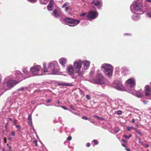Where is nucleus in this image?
<instances>
[{
    "label": "nucleus",
    "mask_w": 151,
    "mask_h": 151,
    "mask_svg": "<svg viewBox=\"0 0 151 151\" xmlns=\"http://www.w3.org/2000/svg\"><path fill=\"white\" fill-rule=\"evenodd\" d=\"M30 70L32 74L35 76H41L46 74L47 72L46 68V65L43 64V70L41 69V68L40 65H37L34 66L32 67Z\"/></svg>",
    "instance_id": "nucleus-1"
},
{
    "label": "nucleus",
    "mask_w": 151,
    "mask_h": 151,
    "mask_svg": "<svg viewBox=\"0 0 151 151\" xmlns=\"http://www.w3.org/2000/svg\"><path fill=\"white\" fill-rule=\"evenodd\" d=\"M101 68L105 75L109 77L111 76L113 71V68L111 65L107 64H104L102 65Z\"/></svg>",
    "instance_id": "nucleus-2"
},
{
    "label": "nucleus",
    "mask_w": 151,
    "mask_h": 151,
    "mask_svg": "<svg viewBox=\"0 0 151 151\" xmlns=\"http://www.w3.org/2000/svg\"><path fill=\"white\" fill-rule=\"evenodd\" d=\"M55 68L54 64L52 63H50L48 65L47 69V72H46V74H57L58 71L56 69H55Z\"/></svg>",
    "instance_id": "nucleus-3"
},
{
    "label": "nucleus",
    "mask_w": 151,
    "mask_h": 151,
    "mask_svg": "<svg viewBox=\"0 0 151 151\" xmlns=\"http://www.w3.org/2000/svg\"><path fill=\"white\" fill-rule=\"evenodd\" d=\"M65 24L70 26H75L79 23L80 21L72 18H66L65 19Z\"/></svg>",
    "instance_id": "nucleus-4"
},
{
    "label": "nucleus",
    "mask_w": 151,
    "mask_h": 151,
    "mask_svg": "<svg viewBox=\"0 0 151 151\" xmlns=\"http://www.w3.org/2000/svg\"><path fill=\"white\" fill-rule=\"evenodd\" d=\"M104 78L103 76L101 74H98L93 80V82L95 84H100L104 83Z\"/></svg>",
    "instance_id": "nucleus-5"
},
{
    "label": "nucleus",
    "mask_w": 151,
    "mask_h": 151,
    "mask_svg": "<svg viewBox=\"0 0 151 151\" xmlns=\"http://www.w3.org/2000/svg\"><path fill=\"white\" fill-rule=\"evenodd\" d=\"M98 16V13L96 11L93 10L89 12L86 17L89 20H91L95 19Z\"/></svg>",
    "instance_id": "nucleus-6"
},
{
    "label": "nucleus",
    "mask_w": 151,
    "mask_h": 151,
    "mask_svg": "<svg viewBox=\"0 0 151 151\" xmlns=\"http://www.w3.org/2000/svg\"><path fill=\"white\" fill-rule=\"evenodd\" d=\"M145 96L149 97L148 99H151V87L150 86L147 85L144 89Z\"/></svg>",
    "instance_id": "nucleus-7"
},
{
    "label": "nucleus",
    "mask_w": 151,
    "mask_h": 151,
    "mask_svg": "<svg viewBox=\"0 0 151 151\" xmlns=\"http://www.w3.org/2000/svg\"><path fill=\"white\" fill-rule=\"evenodd\" d=\"M82 62L81 61H79L78 62H76L74 64V68L76 70V73L79 72L82 66Z\"/></svg>",
    "instance_id": "nucleus-8"
},
{
    "label": "nucleus",
    "mask_w": 151,
    "mask_h": 151,
    "mask_svg": "<svg viewBox=\"0 0 151 151\" xmlns=\"http://www.w3.org/2000/svg\"><path fill=\"white\" fill-rule=\"evenodd\" d=\"M19 82L16 80H9L7 82V86L9 87H13Z\"/></svg>",
    "instance_id": "nucleus-9"
},
{
    "label": "nucleus",
    "mask_w": 151,
    "mask_h": 151,
    "mask_svg": "<svg viewBox=\"0 0 151 151\" xmlns=\"http://www.w3.org/2000/svg\"><path fill=\"white\" fill-rule=\"evenodd\" d=\"M114 86L116 89L119 90H122L123 89V86L121 82H115L114 84Z\"/></svg>",
    "instance_id": "nucleus-10"
},
{
    "label": "nucleus",
    "mask_w": 151,
    "mask_h": 151,
    "mask_svg": "<svg viewBox=\"0 0 151 151\" xmlns=\"http://www.w3.org/2000/svg\"><path fill=\"white\" fill-rule=\"evenodd\" d=\"M126 83L130 87H133L135 85V81L134 79L132 78L128 79Z\"/></svg>",
    "instance_id": "nucleus-11"
},
{
    "label": "nucleus",
    "mask_w": 151,
    "mask_h": 151,
    "mask_svg": "<svg viewBox=\"0 0 151 151\" xmlns=\"http://www.w3.org/2000/svg\"><path fill=\"white\" fill-rule=\"evenodd\" d=\"M91 4L98 7L99 9H100L102 6V2L98 0H93L91 2Z\"/></svg>",
    "instance_id": "nucleus-12"
},
{
    "label": "nucleus",
    "mask_w": 151,
    "mask_h": 151,
    "mask_svg": "<svg viewBox=\"0 0 151 151\" xmlns=\"http://www.w3.org/2000/svg\"><path fill=\"white\" fill-rule=\"evenodd\" d=\"M74 70L73 69L72 66H68L67 69V71L68 74L70 75H74Z\"/></svg>",
    "instance_id": "nucleus-13"
},
{
    "label": "nucleus",
    "mask_w": 151,
    "mask_h": 151,
    "mask_svg": "<svg viewBox=\"0 0 151 151\" xmlns=\"http://www.w3.org/2000/svg\"><path fill=\"white\" fill-rule=\"evenodd\" d=\"M52 14L55 17L58 18L63 14L60 11L56 9H55L52 12Z\"/></svg>",
    "instance_id": "nucleus-14"
},
{
    "label": "nucleus",
    "mask_w": 151,
    "mask_h": 151,
    "mask_svg": "<svg viewBox=\"0 0 151 151\" xmlns=\"http://www.w3.org/2000/svg\"><path fill=\"white\" fill-rule=\"evenodd\" d=\"M83 68L84 70H87L89 68L90 64V62L87 60H84L83 62Z\"/></svg>",
    "instance_id": "nucleus-15"
},
{
    "label": "nucleus",
    "mask_w": 151,
    "mask_h": 151,
    "mask_svg": "<svg viewBox=\"0 0 151 151\" xmlns=\"http://www.w3.org/2000/svg\"><path fill=\"white\" fill-rule=\"evenodd\" d=\"M142 5L139 3H137L134 7V9L135 10L138 11H140L142 9Z\"/></svg>",
    "instance_id": "nucleus-16"
},
{
    "label": "nucleus",
    "mask_w": 151,
    "mask_h": 151,
    "mask_svg": "<svg viewBox=\"0 0 151 151\" xmlns=\"http://www.w3.org/2000/svg\"><path fill=\"white\" fill-rule=\"evenodd\" d=\"M54 4V1L53 0H51L50 1L49 5L47 7V9L49 11H52V8Z\"/></svg>",
    "instance_id": "nucleus-17"
},
{
    "label": "nucleus",
    "mask_w": 151,
    "mask_h": 151,
    "mask_svg": "<svg viewBox=\"0 0 151 151\" xmlns=\"http://www.w3.org/2000/svg\"><path fill=\"white\" fill-rule=\"evenodd\" d=\"M66 59L65 58H62L59 59V62L63 66H65L66 64Z\"/></svg>",
    "instance_id": "nucleus-18"
},
{
    "label": "nucleus",
    "mask_w": 151,
    "mask_h": 151,
    "mask_svg": "<svg viewBox=\"0 0 151 151\" xmlns=\"http://www.w3.org/2000/svg\"><path fill=\"white\" fill-rule=\"evenodd\" d=\"M58 85L59 86H71L72 84L70 83H58Z\"/></svg>",
    "instance_id": "nucleus-19"
},
{
    "label": "nucleus",
    "mask_w": 151,
    "mask_h": 151,
    "mask_svg": "<svg viewBox=\"0 0 151 151\" xmlns=\"http://www.w3.org/2000/svg\"><path fill=\"white\" fill-rule=\"evenodd\" d=\"M136 96L139 98H142L143 96L142 93L140 91H137L136 93Z\"/></svg>",
    "instance_id": "nucleus-20"
},
{
    "label": "nucleus",
    "mask_w": 151,
    "mask_h": 151,
    "mask_svg": "<svg viewBox=\"0 0 151 151\" xmlns=\"http://www.w3.org/2000/svg\"><path fill=\"white\" fill-rule=\"evenodd\" d=\"M133 18L134 20L136 21L139 19V16L137 15H134L133 16Z\"/></svg>",
    "instance_id": "nucleus-21"
},
{
    "label": "nucleus",
    "mask_w": 151,
    "mask_h": 151,
    "mask_svg": "<svg viewBox=\"0 0 151 151\" xmlns=\"http://www.w3.org/2000/svg\"><path fill=\"white\" fill-rule=\"evenodd\" d=\"M127 130L129 131L131 129H132L134 130L135 131L136 129L135 128H134L132 126L131 127H127Z\"/></svg>",
    "instance_id": "nucleus-22"
},
{
    "label": "nucleus",
    "mask_w": 151,
    "mask_h": 151,
    "mask_svg": "<svg viewBox=\"0 0 151 151\" xmlns=\"http://www.w3.org/2000/svg\"><path fill=\"white\" fill-rule=\"evenodd\" d=\"M27 87H22L21 88H18V89L17 90V91H22L24 89H27Z\"/></svg>",
    "instance_id": "nucleus-23"
},
{
    "label": "nucleus",
    "mask_w": 151,
    "mask_h": 151,
    "mask_svg": "<svg viewBox=\"0 0 151 151\" xmlns=\"http://www.w3.org/2000/svg\"><path fill=\"white\" fill-rule=\"evenodd\" d=\"M69 4L68 3V2H65L64 3V4H63V6L62 8H64L66 7H67L66 6H68L69 5Z\"/></svg>",
    "instance_id": "nucleus-24"
},
{
    "label": "nucleus",
    "mask_w": 151,
    "mask_h": 151,
    "mask_svg": "<svg viewBox=\"0 0 151 151\" xmlns=\"http://www.w3.org/2000/svg\"><path fill=\"white\" fill-rule=\"evenodd\" d=\"M137 138L139 140V143L141 145H142L143 144V143L141 141V138L139 137H137Z\"/></svg>",
    "instance_id": "nucleus-25"
},
{
    "label": "nucleus",
    "mask_w": 151,
    "mask_h": 151,
    "mask_svg": "<svg viewBox=\"0 0 151 151\" xmlns=\"http://www.w3.org/2000/svg\"><path fill=\"white\" fill-rule=\"evenodd\" d=\"M33 143L34 145H35V146H37V142L36 140H35L33 142Z\"/></svg>",
    "instance_id": "nucleus-26"
},
{
    "label": "nucleus",
    "mask_w": 151,
    "mask_h": 151,
    "mask_svg": "<svg viewBox=\"0 0 151 151\" xmlns=\"http://www.w3.org/2000/svg\"><path fill=\"white\" fill-rule=\"evenodd\" d=\"M93 142L95 143V145H97L99 143V142L97 140L94 139L93 140Z\"/></svg>",
    "instance_id": "nucleus-27"
},
{
    "label": "nucleus",
    "mask_w": 151,
    "mask_h": 151,
    "mask_svg": "<svg viewBox=\"0 0 151 151\" xmlns=\"http://www.w3.org/2000/svg\"><path fill=\"white\" fill-rule=\"evenodd\" d=\"M28 121H32V116L31 114H29L28 117Z\"/></svg>",
    "instance_id": "nucleus-28"
},
{
    "label": "nucleus",
    "mask_w": 151,
    "mask_h": 151,
    "mask_svg": "<svg viewBox=\"0 0 151 151\" xmlns=\"http://www.w3.org/2000/svg\"><path fill=\"white\" fill-rule=\"evenodd\" d=\"M23 72L25 75L27 74L28 73V71L26 69H23Z\"/></svg>",
    "instance_id": "nucleus-29"
},
{
    "label": "nucleus",
    "mask_w": 151,
    "mask_h": 151,
    "mask_svg": "<svg viewBox=\"0 0 151 151\" xmlns=\"http://www.w3.org/2000/svg\"><path fill=\"white\" fill-rule=\"evenodd\" d=\"M29 2L34 3L36 2L37 0H27Z\"/></svg>",
    "instance_id": "nucleus-30"
},
{
    "label": "nucleus",
    "mask_w": 151,
    "mask_h": 151,
    "mask_svg": "<svg viewBox=\"0 0 151 151\" xmlns=\"http://www.w3.org/2000/svg\"><path fill=\"white\" fill-rule=\"evenodd\" d=\"M135 131L138 134H139V135H141V136H142V133L140 132L139 131H138V130H137L136 129L135 130Z\"/></svg>",
    "instance_id": "nucleus-31"
},
{
    "label": "nucleus",
    "mask_w": 151,
    "mask_h": 151,
    "mask_svg": "<svg viewBox=\"0 0 151 151\" xmlns=\"http://www.w3.org/2000/svg\"><path fill=\"white\" fill-rule=\"evenodd\" d=\"M78 73V75L80 76H81L83 75V73L81 72L79 73V72L77 73Z\"/></svg>",
    "instance_id": "nucleus-32"
},
{
    "label": "nucleus",
    "mask_w": 151,
    "mask_h": 151,
    "mask_svg": "<svg viewBox=\"0 0 151 151\" xmlns=\"http://www.w3.org/2000/svg\"><path fill=\"white\" fill-rule=\"evenodd\" d=\"M95 117L97 118L98 119L101 120H103L104 119V118L100 117L98 116H96Z\"/></svg>",
    "instance_id": "nucleus-33"
},
{
    "label": "nucleus",
    "mask_w": 151,
    "mask_h": 151,
    "mask_svg": "<svg viewBox=\"0 0 151 151\" xmlns=\"http://www.w3.org/2000/svg\"><path fill=\"white\" fill-rule=\"evenodd\" d=\"M16 127L18 129V130H20L21 127L20 125H16Z\"/></svg>",
    "instance_id": "nucleus-34"
},
{
    "label": "nucleus",
    "mask_w": 151,
    "mask_h": 151,
    "mask_svg": "<svg viewBox=\"0 0 151 151\" xmlns=\"http://www.w3.org/2000/svg\"><path fill=\"white\" fill-rule=\"evenodd\" d=\"M15 134V132L14 131H12L11 132V135L13 136H14Z\"/></svg>",
    "instance_id": "nucleus-35"
},
{
    "label": "nucleus",
    "mask_w": 151,
    "mask_h": 151,
    "mask_svg": "<svg viewBox=\"0 0 151 151\" xmlns=\"http://www.w3.org/2000/svg\"><path fill=\"white\" fill-rule=\"evenodd\" d=\"M122 113V111L121 110H118L117 111V114L118 115H121Z\"/></svg>",
    "instance_id": "nucleus-36"
},
{
    "label": "nucleus",
    "mask_w": 151,
    "mask_h": 151,
    "mask_svg": "<svg viewBox=\"0 0 151 151\" xmlns=\"http://www.w3.org/2000/svg\"><path fill=\"white\" fill-rule=\"evenodd\" d=\"M72 137L71 136H69L67 138V140L69 141L71 140Z\"/></svg>",
    "instance_id": "nucleus-37"
},
{
    "label": "nucleus",
    "mask_w": 151,
    "mask_h": 151,
    "mask_svg": "<svg viewBox=\"0 0 151 151\" xmlns=\"http://www.w3.org/2000/svg\"><path fill=\"white\" fill-rule=\"evenodd\" d=\"M86 97L88 100H89L91 98L90 96L88 94L86 95Z\"/></svg>",
    "instance_id": "nucleus-38"
},
{
    "label": "nucleus",
    "mask_w": 151,
    "mask_h": 151,
    "mask_svg": "<svg viewBox=\"0 0 151 151\" xmlns=\"http://www.w3.org/2000/svg\"><path fill=\"white\" fill-rule=\"evenodd\" d=\"M82 119H85L86 120H87L88 119L86 116H83L82 117Z\"/></svg>",
    "instance_id": "nucleus-39"
},
{
    "label": "nucleus",
    "mask_w": 151,
    "mask_h": 151,
    "mask_svg": "<svg viewBox=\"0 0 151 151\" xmlns=\"http://www.w3.org/2000/svg\"><path fill=\"white\" fill-rule=\"evenodd\" d=\"M123 137L124 138L127 139H129V137L128 136H127V135H123Z\"/></svg>",
    "instance_id": "nucleus-40"
},
{
    "label": "nucleus",
    "mask_w": 151,
    "mask_h": 151,
    "mask_svg": "<svg viewBox=\"0 0 151 151\" xmlns=\"http://www.w3.org/2000/svg\"><path fill=\"white\" fill-rule=\"evenodd\" d=\"M28 123L29 125L31 126L32 124V121H28Z\"/></svg>",
    "instance_id": "nucleus-41"
},
{
    "label": "nucleus",
    "mask_w": 151,
    "mask_h": 151,
    "mask_svg": "<svg viewBox=\"0 0 151 151\" xmlns=\"http://www.w3.org/2000/svg\"><path fill=\"white\" fill-rule=\"evenodd\" d=\"M86 14V13H83L81 14L80 16H81V17H83V16H85Z\"/></svg>",
    "instance_id": "nucleus-42"
},
{
    "label": "nucleus",
    "mask_w": 151,
    "mask_h": 151,
    "mask_svg": "<svg viewBox=\"0 0 151 151\" xmlns=\"http://www.w3.org/2000/svg\"><path fill=\"white\" fill-rule=\"evenodd\" d=\"M147 15L149 17H151V12H150L147 13Z\"/></svg>",
    "instance_id": "nucleus-43"
},
{
    "label": "nucleus",
    "mask_w": 151,
    "mask_h": 151,
    "mask_svg": "<svg viewBox=\"0 0 151 151\" xmlns=\"http://www.w3.org/2000/svg\"><path fill=\"white\" fill-rule=\"evenodd\" d=\"M61 107L65 110H67V108L66 107L63 106H61Z\"/></svg>",
    "instance_id": "nucleus-44"
},
{
    "label": "nucleus",
    "mask_w": 151,
    "mask_h": 151,
    "mask_svg": "<svg viewBox=\"0 0 151 151\" xmlns=\"http://www.w3.org/2000/svg\"><path fill=\"white\" fill-rule=\"evenodd\" d=\"M69 9V7L68 6H67L65 7V10L66 12H67L68 11V10Z\"/></svg>",
    "instance_id": "nucleus-45"
},
{
    "label": "nucleus",
    "mask_w": 151,
    "mask_h": 151,
    "mask_svg": "<svg viewBox=\"0 0 151 151\" xmlns=\"http://www.w3.org/2000/svg\"><path fill=\"white\" fill-rule=\"evenodd\" d=\"M90 146H91V144H90V143H87V144H86V146L88 147H89Z\"/></svg>",
    "instance_id": "nucleus-46"
},
{
    "label": "nucleus",
    "mask_w": 151,
    "mask_h": 151,
    "mask_svg": "<svg viewBox=\"0 0 151 151\" xmlns=\"http://www.w3.org/2000/svg\"><path fill=\"white\" fill-rule=\"evenodd\" d=\"M51 101V100L50 99H47L46 100V102L47 103H49Z\"/></svg>",
    "instance_id": "nucleus-47"
},
{
    "label": "nucleus",
    "mask_w": 151,
    "mask_h": 151,
    "mask_svg": "<svg viewBox=\"0 0 151 151\" xmlns=\"http://www.w3.org/2000/svg\"><path fill=\"white\" fill-rule=\"evenodd\" d=\"M122 146H123L124 147H127V146L124 144H123V143L122 144Z\"/></svg>",
    "instance_id": "nucleus-48"
},
{
    "label": "nucleus",
    "mask_w": 151,
    "mask_h": 151,
    "mask_svg": "<svg viewBox=\"0 0 151 151\" xmlns=\"http://www.w3.org/2000/svg\"><path fill=\"white\" fill-rule=\"evenodd\" d=\"M17 121V120L16 119H15L13 120V123L15 124L16 123Z\"/></svg>",
    "instance_id": "nucleus-49"
},
{
    "label": "nucleus",
    "mask_w": 151,
    "mask_h": 151,
    "mask_svg": "<svg viewBox=\"0 0 151 151\" xmlns=\"http://www.w3.org/2000/svg\"><path fill=\"white\" fill-rule=\"evenodd\" d=\"M125 150H127V151H130V150L128 148H125Z\"/></svg>",
    "instance_id": "nucleus-50"
},
{
    "label": "nucleus",
    "mask_w": 151,
    "mask_h": 151,
    "mask_svg": "<svg viewBox=\"0 0 151 151\" xmlns=\"http://www.w3.org/2000/svg\"><path fill=\"white\" fill-rule=\"evenodd\" d=\"M122 141L123 142H124L125 143H126L127 142V141H126V140L123 139H122Z\"/></svg>",
    "instance_id": "nucleus-51"
},
{
    "label": "nucleus",
    "mask_w": 151,
    "mask_h": 151,
    "mask_svg": "<svg viewBox=\"0 0 151 151\" xmlns=\"http://www.w3.org/2000/svg\"><path fill=\"white\" fill-rule=\"evenodd\" d=\"M6 138L5 137L4 138V142L5 143H6Z\"/></svg>",
    "instance_id": "nucleus-52"
},
{
    "label": "nucleus",
    "mask_w": 151,
    "mask_h": 151,
    "mask_svg": "<svg viewBox=\"0 0 151 151\" xmlns=\"http://www.w3.org/2000/svg\"><path fill=\"white\" fill-rule=\"evenodd\" d=\"M131 122H132L133 123H135V120L134 119H133L131 121Z\"/></svg>",
    "instance_id": "nucleus-53"
},
{
    "label": "nucleus",
    "mask_w": 151,
    "mask_h": 151,
    "mask_svg": "<svg viewBox=\"0 0 151 151\" xmlns=\"http://www.w3.org/2000/svg\"><path fill=\"white\" fill-rule=\"evenodd\" d=\"M145 146L146 147H149V145L147 144H146L145 145Z\"/></svg>",
    "instance_id": "nucleus-54"
},
{
    "label": "nucleus",
    "mask_w": 151,
    "mask_h": 151,
    "mask_svg": "<svg viewBox=\"0 0 151 151\" xmlns=\"http://www.w3.org/2000/svg\"><path fill=\"white\" fill-rule=\"evenodd\" d=\"M124 35H131L130 34H124Z\"/></svg>",
    "instance_id": "nucleus-55"
},
{
    "label": "nucleus",
    "mask_w": 151,
    "mask_h": 151,
    "mask_svg": "<svg viewBox=\"0 0 151 151\" xmlns=\"http://www.w3.org/2000/svg\"><path fill=\"white\" fill-rule=\"evenodd\" d=\"M8 139L9 140H11L12 139V138H11V137H9L8 138Z\"/></svg>",
    "instance_id": "nucleus-56"
},
{
    "label": "nucleus",
    "mask_w": 151,
    "mask_h": 151,
    "mask_svg": "<svg viewBox=\"0 0 151 151\" xmlns=\"http://www.w3.org/2000/svg\"><path fill=\"white\" fill-rule=\"evenodd\" d=\"M147 1L150 2H151V0H146Z\"/></svg>",
    "instance_id": "nucleus-57"
},
{
    "label": "nucleus",
    "mask_w": 151,
    "mask_h": 151,
    "mask_svg": "<svg viewBox=\"0 0 151 151\" xmlns=\"http://www.w3.org/2000/svg\"><path fill=\"white\" fill-rule=\"evenodd\" d=\"M144 103L145 104H147V101H144Z\"/></svg>",
    "instance_id": "nucleus-58"
},
{
    "label": "nucleus",
    "mask_w": 151,
    "mask_h": 151,
    "mask_svg": "<svg viewBox=\"0 0 151 151\" xmlns=\"http://www.w3.org/2000/svg\"><path fill=\"white\" fill-rule=\"evenodd\" d=\"M131 136H132V134H130L129 136H128L129 139L131 137Z\"/></svg>",
    "instance_id": "nucleus-59"
},
{
    "label": "nucleus",
    "mask_w": 151,
    "mask_h": 151,
    "mask_svg": "<svg viewBox=\"0 0 151 151\" xmlns=\"http://www.w3.org/2000/svg\"><path fill=\"white\" fill-rule=\"evenodd\" d=\"M9 119L10 120V121H12V119L11 118H9Z\"/></svg>",
    "instance_id": "nucleus-60"
},
{
    "label": "nucleus",
    "mask_w": 151,
    "mask_h": 151,
    "mask_svg": "<svg viewBox=\"0 0 151 151\" xmlns=\"http://www.w3.org/2000/svg\"><path fill=\"white\" fill-rule=\"evenodd\" d=\"M60 101L59 100H58V104H60Z\"/></svg>",
    "instance_id": "nucleus-61"
},
{
    "label": "nucleus",
    "mask_w": 151,
    "mask_h": 151,
    "mask_svg": "<svg viewBox=\"0 0 151 151\" xmlns=\"http://www.w3.org/2000/svg\"><path fill=\"white\" fill-rule=\"evenodd\" d=\"M9 147L10 149L11 148V146H9Z\"/></svg>",
    "instance_id": "nucleus-62"
},
{
    "label": "nucleus",
    "mask_w": 151,
    "mask_h": 151,
    "mask_svg": "<svg viewBox=\"0 0 151 151\" xmlns=\"http://www.w3.org/2000/svg\"><path fill=\"white\" fill-rule=\"evenodd\" d=\"M5 127L6 128V126L5 125Z\"/></svg>",
    "instance_id": "nucleus-63"
},
{
    "label": "nucleus",
    "mask_w": 151,
    "mask_h": 151,
    "mask_svg": "<svg viewBox=\"0 0 151 151\" xmlns=\"http://www.w3.org/2000/svg\"><path fill=\"white\" fill-rule=\"evenodd\" d=\"M72 107H73V106H72V107L71 106V107L72 108Z\"/></svg>",
    "instance_id": "nucleus-64"
}]
</instances>
